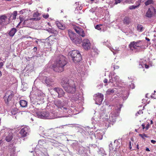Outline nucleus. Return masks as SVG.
<instances>
[{
	"label": "nucleus",
	"instance_id": "obj_5",
	"mask_svg": "<svg viewBox=\"0 0 156 156\" xmlns=\"http://www.w3.org/2000/svg\"><path fill=\"white\" fill-rule=\"evenodd\" d=\"M13 96L14 94L12 91H8L6 92L4 97V101L6 104L8 105L10 103Z\"/></svg>",
	"mask_w": 156,
	"mask_h": 156
},
{
	"label": "nucleus",
	"instance_id": "obj_42",
	"mask_svg": "<svg viewBox=\"0 0 156 156\" xmlns=\"http://www.w3.org/2000/svg\"><path fill=\"white\" fill-rule=\"evenodd\" d=\"M122 0H115V4H117L118 3H120Z\"/></svg>",
	"mask_w": 156,
	"mask_h": 156
},
{
	"label": "nucleus",
	"instance_id": "obj_52",
	"mask_svg": "<svg viewBox=\"0 0 156 156\" xmlns=\"http://www.w3.org/2000/svg\"><path fill=\"white\" fill-rule=\"evenodd\" d=\"M151 142L153 144H155L156 142V141L154 140H151Z\"/></svg>",
	"mask_w": 156,
	"mask_h": 156
},
{
	"label": "nucleus",
	"instance_id": "obj_48",
	"mask_svg": "<svg viewBox=\"0 0 156 156\" xmlns=\"http://www.w3.org/2000/svg\"><path fill=\"white\" fill-rule=\"evenodd\" d=\"M108 80L106 79H105L103 81V82L104 83H108Z\"/></svg>",
	"mask_w": 156,
	"mask_h": 156
},
{
	"label": "nucleus",
	"instance_id": "obj_38",
	"mask_svg": "<svg viewBox=\"0 0 156 156\" xmlns=\"http://www.w3.org/2000/svg\"><path fill=\"white\" fill-rule=\"evenodd\" d=\"M142 0H138L135 3V4L136 6H138V7L140 5L141 3V2Z\"/></svg>",
	"mask_w": 156,
	"mask_h": 156
},
{
	"label": "nucleus",
	"instance_id": "obj_40",
	"mask_svg": "<svg viewBox=\"0 0 156 156\" xmlns=\"http://www.w3.org/2000/svg\"><path fill=\"white\" fill-rule=\"evenodd\" d=\"M19 19H20V22L19 23L18 25H20L21 23L23 21H24V19L21 16H19Z\"/></svg>",
	"mask_w": 156,
	"mask_h": 156
},
{
	"label": "nucleus",
	"instance_id": "obj_32",
	"mask_svg": "<svg viewBox=\"0 0 156 156\" xmlns=\"http://www.w3.org/2000/svg\"><path fill=\"white\" fill-rule=\"evenodd\" d=\"M114 92V90L111 89H108L106 91V93L107 94H111L113 93Z\"/></svg>",
	"mask_w": 156,
	"mask_h": 156
},
{
	"label": "nucleus",
	"instance_id": "obj_55",
	"mask_svg": "<svg viewBox=\"0 0 156 156\" xmlns=\"http://www.w3.org/2000/svg\"><path fill=\"white\" fill-rule=\"evenodd\" d=\"M119 77L117 76H115L114 77V78L116 80H117L119 79Z\"/></svg>",
	"mask_w": 156,
	"mask_h": 156
},
{
	"label": "nucleus",
	"instance_id": "obj_21",
	"mask_svg": "<svg viewBox=\"0 0 156 156\" xmlns=\"http://www.w3.org/2000/svg\"><path fill=\"white\" fill-rule=\"evenodd\" d=\"M53 82L52 79L48 77H47L45 80V83L48 85H51Z\"/></svg>",
	"mask_w": 156,
	"mask_h": 156
},
{
	"label": "nucleus",
	"instance_id": "obj_11",
	"mask_svg": "<svg viewBox=\"0 0 156 156\" xmlns=\"http://www.w3.org/2000/svg\"><path fill=\"white\" fill-rule=\"evenodd\" d=\"M70 81L67 78H63L62 80L61 84L65 90L69 85Z\"/></svg>",
	"mask_w": 156,
	"mask_h": 156
},
{
	"label": "nucleus",
	"instance_id": "obj_7",
	"mask_svg": "<svg viewBox=\"0 0 156 156\" xmlns=\"http://www.w3.org/2000/svg\"><path fill=\"white\" fill-rule=\"evenodd\" d=\"M82 45L83 49L86 50H89L91 47V43L87 39H84L83 40Z\"/></svg>",
	"mask_w": 156,
	"mask_h": 156
},
{
	"label": "nucleus",
	"instance_id": "obj_6",
	"mask_svg": "<svg viewBox=\"0 0 156 156\" xmlns=\"http://www.w3.org/2000/svg\"><path fill=\"white\" fill-rule=\"evenodd\" d=\"M36 114L38 117L39 118L43 119H51L49 112L48 111H44L41 112H38L36 113Z\"/></svg>",
	"mask_w": 156,
	"mask_h": 156
},
{
	"label": "nucleus",
	"instance_id": "obj_37",
	"mask_svg": "<svg viewBox=\"0 0 156 156\" xmlns=\"http://www.w3.org/2000/svg\"><path fill=\"white\" fill-rule=\"evenodd\" d=\"M40 14L38 13V12H35L33 14V16L34 18H37L36 17H38L39 16ZM40 19V18H39Z\"/></svg>",
	"mask_w": 156,
	"mask_h": 156
},
{
	"label": "nucleus",
	"instance_id": "obj_60",
	"mask_svg": "<svg viewBox=\"0 0 156 156\" xmlns=\"http://www.w3.org/2000/svg\"><path fill=\"white\" fill-rule=\"evenodd\" d=\"M37 48L36 47H34V50H37Z\"/></svg>",
	"mask_w": 156,
	"mask_h": 156
},
{
	"label": "nucleus",
	"instance_id": "obj_25",
	"mask_svg": "<svg viewBox=\"0 0 156 156\" xmlns=\"http://www.w3.org/2000/svg\"><path fill=\"white\" fill-rule=\"evenodd\" d=\"M55 105H56L58 108H60L63 105L62 104L61 101L59 100L56 101L55 102Z\"/></svg>",
	"mask_w": 156,
	"mask_h": 156
},
{
	"label": "nucleus",
	"instance_id": "obj_13",
	"mask_svg": "<svg viewBox=\"0 0 156 156\" xmlns=\"http://www.w3.org/2000/svg\"><path fill=\"white\" fill-rule=\"evenodd\" d=\"M29 127L27 126L22 128L20 131V133L22 137H26L27 135V134L29 131Z\"/></svg>",
	"mask_w": 156,
	"mask_h": 156
},
{
	"label": "nucleus",
	"instance_id": "obj_44",
	"mask_svg": "<svg viewBox=\"0 0 156 156\" xmlns=\"http://www.w3.org/2000/svg\"><path fill=\"white\" fill-rule=\"evenodd\" d=\"M129 146L130 149H131L132 147L131 146V142L130 141H129Z\"/></svg>",
	"mask_w": 156,
	"mask_h": 156
},
{
	"label": "nucleus",
	"instance_id": "obj_35",
	"mask_svg": "<svg viewBox=\"0 0 156 156\" xmlns=\"http://www.w3.org/2000/svg\"><path fill=\"white\" fill-rule=\"evenodd\" d=\"M17 11H14L13 12V13L12 14V15L13 16V20H15L16 19V16L17 15Z\"/></svg>",
	"mask_w": 156,
	"mask_h": 156
},
{
	"label": "nucleus",
	"instance_id": "obj_31",
	"mask_svg": "<svg viewBox=\"0 0 156 156\" xmlns=\"http://www.w3.org/2000/svg\"><path fill=\"white\" fill-rule=\"evenodd\" d=\"M71 99L73 101H76L79 99V97L77 95H74L72 98Z\"/></svg>",
	"mask_w": 156,
	"mask_h": 156
},
{
	"label": "nucleus",
	"instance_id": "obj_9",
	"mask_svg": "<svg viewBox=\"0 0 156 156\" xmlns=\"http://www.w3.org/2000/svg\"><path fill=\"white\" fill-rule=\"evenodd\" d=\"M103 95L101 93H98L96 94L94 98L96 103L98 105L101 104L103 100Z\"/></svg>",
	"mask_w": 156,
	"mask_h": 156
},
{
	"label": "nucleus",
	"instance_id": "obj_63",
	"mask_svg": "<svg viewBox=\"0 0 156 156\" xmlns=\"http://www.w3.org/2000/svg\"><path fill=\"white\" fill-rule=\"evenodd\" d=\"M2 140H0V145L2 143Z\"/></svg>",
	"mask_w": 156,
	"mask_h": 156
},
{
	"label": "nucleus",
	"instance_id": "obj_1",
	"mask_svg": "<svg viewBox=\"0 0 156 156\" xmlns=\"http://www.w3.org/2000/svg\"><path fill=\"white\" fill-rule=\"evenodd\" d=\"M66 57L60 55L57 58L53 66V70L56 72H61L64 71V67L67 64Z\"/></svg>",
	"mask_w": 156,
	"mask_h": 156
},
{
	"label": "nucleus",
	"instance_id": "obj_29",
	"mask_svg": "<svg viewBox=\"0 0 156 156\" xmlns=\"http://www.w3.org/2000/svg\"><path fill=\"white\" fill-rule=\"evenodd\" d=\"M47 30L49 32L54 34H56V33H58L57 31L52 29L49 28Z\"/></svg>",
	"mask_w": 156,
	"mask_h": 156
},
{
	"label": "nucleus",
	"instance_id": "obj_2",
	"mask_svg": "<svg viewBox=\"0 0 156 156\" xmlns=\"http://www.w3.org/2000/svg\"><path fill=\"white\" fill-rule=\"evenodd\" d=\"M69 54L72 60L75 63L80 62L82 59V56L78 51L73 50L70 51Z\"/></svg>",
	"mask_w": 156,
	"mask_h": 156
},
{
	"label": "nucleus",
	"instance_id": "obj_16",
	"mask_svg": "<svg viewBox=\"0 0 156 156\" xmlns=\"http://www.w3.org/2000/svg\"><path fill=\"white\" fill-rule=\"evenodd\" d=\"M13 134L11 132H9L8 133V134L6 136L5 140L9 142L11 141L13 138Z\"/></svg>",
	"mask_w": 156,
	"mask_h": 156
},
{
	"label": "nucleus",
	"instance_id": "obj_43",
	"mask_svg": "<svg viewBox=\"0 0 156 156\" xmlns=\"http://www.w3.org/2000/svg\"><path fill=\"white\" fill-rule=\"evenodd\" d=\"M43 17L45 19H47L49 15L48 14H47L46 15H43Z\"/></svg>",
	"mask_w": 156,
	"mask_h": 156
},
{
	"label": "nucleus",
	"instance_id": "obj_4",
	"mask_svg": "<svg viewBox=\"0 0 156 156\" xmlns=\"http://www.w3.org/2000/svg\"><path fill=\"white\" fill-rule=\"evenodd\" d=\"M69 84L65 90L68 93H74L76 91V86L74 82L71 80Z\"/></svg>",
	"mask_w": 156,
	"mask_h": 156
},
{
	"label": "nucleus",
	"instance_id": "obj_59",
	"mask_svg": "<svg viewBox=\"0 0 156 156\" xmlns=\"http://www.w3.org/2000/svg\"><path fill=\"white\" fill-rule=\"evenodd\" d=\"M146 40L147 41H150V39L149 38H147V37L146 38Z\"/></svg>",
	"mask_w": 156,
	"mask_h": 156
},
{
	"label": "nucleus",
	"instance_id": "obj_28",
	"mask_svg": "<svg viewBox=\"0 0 156 156\" xmlns=\"http://www.w3.org/2000/svg\"><path fill=\"white\" fill-rule=\"evenodd\" d=\"M154 3V1L153 0H147L145 2V4L146 6H147Z\"/></svg>",
	"mask_w": 156,
	"mask_h": 156
},
{
	"label": "nucleus",
	"instance_id": "obj_41",
	"mask_svg": "<svg viewBox=\"0 0 156 156\" xmlns=\"http://www.w3.org/2000/svg\"><path fill=\"white\" fill-rule=\"evenodd\" d=\"M102 25H97L95 27V29L98 30H101V28H100V26H102Z\"/></svg>",
	"mask_w": 156,
	"mask_h": 156
},
{
	"label": "nucleus",
	"instance_id": "obj_14",
	"mask_svg": "<svg viewBox=\"0 0 156 156\" xmlns=\"http://www.w3.org/2000/svg\"><path fill=\"white\" fill-rule=\"evenodd\" d=\"M68 33L70 39L73 41L77 37L76 34L70 30H68Z\"/></svg>",
	"mask_w": 156,
	"mask_h": 156
},
{
	"label": "nucleus",
	"instance_id": "obj_56",
	"mask_svg": "<svg viewBox=\"0 0 156 156\" xmlns=\"http://www.w3.org/2000/svg\"><path fill=\"white\" fill-rule=\"evenodd\" d=\"M24 37H26L27 38H31V39H33V38L32 37H31L30 36H29V37H26V36H25Z\"/></svg>",
	"mask_w": 156,
	"mask_h": 156
},
{
	"label": "nucleus",
	"instance_id": "obj_45",
	"mask_svg": "<svg viewBox=\"0 0 156 156\" xmlns=\"http://www.w3.org/2000/svg\"><path fill=\"white\" fill-rule=\"evenodd\" d=\"M149 126H150V125H149V123H148L146 125V127H145V129L146 130H147L148 129Z\"/></svg>",
	"mask_w": 156,
	"mask_h": 156
},
{
	"label": "nucleus",
	"instance_id": "obj_30",
	"mask_svg": "<svg viewBox=\"0 0 156 156\" xmlns=\"http://www.w3.org/2000/svg\"><path fill=\"white\" fill-rule=\"evenodd\" d=\"M114 144H115V149H117L120 147V143L118 140H115L114 141Z\"/></svg>",
	"mask_w": 156,
	"mask_h": 156
},
{
	"label": "nucleus",
	"instance_id": "obj_24",
	"mask_svg": "<svg viewBox=\"0 0 156 156\" xmlns=\"http://www.w3.org/2000/svg\"><path fill=\"white\" fill-rule=\"evenodd\" d=\"M43 94L41 91L39 90H37V94H36V95L37 97L36 99L37 100H40L41 99V98L42 97V95H43Z\"/></svg>",
	"mask_w": 156,
	"mask_h": 156
},
{
	"label": "nucleus",
	"instance_id": "obj_64",
	"mask_svg": "<svg viewBox=\"0 0 156 156\" xmlns=\"http://www.w3.org/2000/svg\"><path fill=\"white\" fill-rule=\"evenodd\" d=\"M136 147H137V148L138 149H139V145L138 144H137V145H136Z\"/></svg>",
	"mask_w": 156,
	"mask_h": 156
},
{
	"label": "nucleus",
	"instance_id": "obj_54",
	"mask_svg": "<svg viewBox=\"0 0 156 156\" xmlns=\"http://www.w3.org/2000/svg\"><path fill=\"white\" fill-rule=\"evenodd\" d=\"M144 65H145V68H146L147 69V68H148L149 67V66L148 65H147L146 64H145Z\"/></svg>",
	"mask_w": 156,
	"mask_h": 156
},
{
	"label": "nucleus",
	"instance_id": "obj_17",
	"mask_svg": "<svg viewBox=\"0 0 156 156\" xmlns=\"http://www.w3.org/2000/svg\"><path fill=\"white\" fill-rule=\"evenodd\" d=\"M7 17V16L5 15L0 16V25H4Z\"/></svg>",
	"mask_w": 156,
	"mask_h": 156
},
{
	"label": "nucleus",
	"instance_id": "obj_33",
	"mask_svg": "<svg viewBox=\"0 0 156 156\" xmlns=\"http://www.w3.org/2000/svg\"><path fill=\"white\" fill-rule=\"evenodd\" d=\"M137 29L138 31H141L143 30V27L141 24H138L137 25Z\"/></svg>",
	"mask_w": 156,
	"mask_h": 156
},
{
	"label": "nucleus",
	"instance_id": "obj_8",
	"mask_svg": "<svg viewBox=\"0 0 156 156\" xmlns=\"http://www.w3.org/2000/svg\"><path fill=\"white\" fill-rule=\"evenodd\" d=\"M73 29L76 33L79 34L80 36L82 37H84L86 36V34L84 32L83 30L80 27L74 26L73 27Z\"/></svg>",
	"mask_w": 156,
	"mask_h": 156
},
{
	"label": "nucleus",
	"instance_id": "obj_39",
	"mask_svg": "<svg viewBox=\"0 0 156 156\" xmlns=\"http://www.w3.org/2000/svg\"><path fill=\"white\" fill-rule=\"evenodd\" d=\"M138 7V6H136V5H132L129 6V8L130 9H135Z\"/></svg>",
	"mask_w": 156,
	"mask_h": 156
},
{
	"label": "nucleus",
	"instance_id": "obj_58",
	"mask_svg": "<svg viewBox=\"0 0 156 156\" xmlns=\"http://www.w3.org/2000/svg\"><path fill=\"white\" fill-rule=\"evenodd\" d=\"M64 97H65V98H66V99L65 100V101L67 100H68V96H67V97H66V96L65 95V96Z\"/></svg>",
	"mask_w": 156,
	"mask_h": 156
},
{
	"label": "nucleus",
	"instance_id": "obj_47",
	"mask_svg": "<svg viewBox=\"0 0 156 156\" xmlns=\"http://www.w3.org/2000/svg\"><path fill=\"white\" fill-rule=\"evenodd\" d=\"M51 38H52V39L54 40L55 39L54 37H53L50 36L48 37V39L50 40Z\"/></svg>",
	"mask_w": 156,
	"mask_h": 156
},
{
	"label": "nucleus",
	"instance_id": "obj_22",
	"mask_svg": "<svg viewBox=\"0 0 156 156\" xmlns=\"http://www.w3.org/2000/svg\"><path fill=\"white\" fill-rule=\"evenodd\" d=\"M17 31L16 29L15 28H12L9 32L8 34L11 37H13Z\"/></svg>",
	"mask_w": 156,
	"mask_h": 156
},
{
	"label": "nucleus",
	"instance_id": "obj_57",
	"mask_svg": "<svg viewBox=\"0 0 156 156\" xmlns=\"http://www.w3.org/2000/svg\"><path fill=\"white\" fill-rule=\"evenodd\" d=\"M146 151H150V150L147 147L146 149Z\"/></svg>",
	"mask_w": 156,
	"mask_h": 156
},
{
	"label": "nucleus",
	"instance_id": "obj_10",
	"mask_svg": "<svg viewBox=\"0 0 156 156\" xmlns=\"http://www.w3.org/2000/svg\"><path fill=\"white\" fill-rule=\"evenodd\" d=\"M156 12V10L154 7L152 6L148 9L146 16L147 17H151Z\"/></svg>",
	"mask_w": 156,
	"mask_h": 156
},
{
	"label": "nucleus",
	"instance_id": "obj_23",
	"mask_svg": "<svg viewBox=\"0 0 156 156\" xmlns=\"http://www.w3.org/2000/svg\"><path fill=\"white\" fill-rule=\"evenodd\" d=\"M20 104L22 107H26L27 106V102L24 100H21L20 101Z\"/></svg>",
	"mask_w": 156,
	"mask_h": 156
},
{
	"label": "nucleus",
	"instance_id": "obj_62",
	"mask_svg": "<svg viewBox=\"0 0 156 156\" xmlns=\"http://www.w3.org/2000/svg\"><path fill=\"white\" fill-rule=\"evenodd\" d=\"M154 94H153V96H152V97H153V98H156V97L155 96H154Z\"/></svg>",
	"mask_w": 156,
	"mask_h": 156
},
{
	"label": "nucleus",
	"instance_id": "obj_49",
	"mask_svg": "<svg viewBox=\"0 0 156 156\" xmlns=\"http://www.w3.org/2000/svg\"><path fill=\"white\" fill-rule=\"evenodd\" d=\"M137 113L139 114H141L143 113V112H142V111L140 110Z\"/></svg>",
	"mask_w": 156,
	"mask_h": 156
},
{
	"label": "nucleus",
	"instance_id": "obj_12",
	"mask_svg": "<svg viewBox=\"0 0 156 156\" xmlns=\"http://www.w3.org/2000/svg\"><path fill=\"white\" fill-rule=\"evenodd\" d=\"M53 90L57 93L58 94V97L59 98H61L62 97H64L65 95V92L61 88L55 87L53 89Z\"/></svg>",
	"mask_w": 156,
	"mask_h": 156
},
{
	"label": "nucleus",
	"instance_id": "obj_50",
	"mask_svg": "<svg viewBox=\"0 0 156 156\" xmlns=\"http://www.w3.org/2000/svg\"><path fill=\"white\" fill-rule=\"evenodd\" d=\"M141 126L142 127V129H144L145 128V125L144 123L142 124Z\"/></svg>",
	"mask_w": 156,
	"mask_h": 156
},
{
	"label": "nucleus",
	"instance_id": "obj_46",
	"mask_svg": "<svg viewBox=\"0 0 156 156\" xmlns=\"http://www.w3.org/2000/svg\"><path fill=\"white\" fill-rule=\"evenodd\" d=\"M119 68V66H116V65L114 66V69H118Z\"/></svg>",
	"mask_w": 156,
	"mask_h": 156
},
{
	"label": "nucleus",
	"instance_id": "obj_34",
	"mask_svg": "<svg viewBox=\"0 0 156 156\" xmlns=\"http://www.w3.org/2000/svg\"><path fill=\"white\" fill-rule=\"evenodd\" d=\"M139 136L141 137L142 139H145V138H147L148 137L147 135L144 133H143L142 134H139Z\"/></svg>",
	"mask_w": 156,
	"mask_h": 156
},
{
	"label": "nucleus",
	"instance_id": "obj_27",
	"mask_svg": "<svg viewBox=\"0 0 156 156\" xmlns=\"http://www.w3.org/2000/svg\"><path fill=\"white\" fill-rule=\"evenodd\" d=\"M69 107L68 106L63 105L60 108L64 111L67 112H68V110L69 109Z\"/></svg>",
	"mask_w": 156,
	"mask_h": 156
},
{
	"label": "nucleus",
	"instance_id": "obj_36",
	"mask_svg": "<svg viewBox=\"0 0 156 156\" xmlns=\"http://www.w3.org/2000/svg\"><path fill=\"white\" fill-rule=\"evenodd\" d=\"M133 2V0H125L124 3L126 4H130L132 3Z\"/></svg>",
	"mask_w": 156,
	"mask_h": 156
},
{
	"label": "nucleus",
	"instance_id": "obj_53",
	"mask_svg": "<svg viewBox=\"0 0 156 156\" xmlns=\"http://www.w3.org/2000/svg\"><path fill=\"white\" fill-rule=\"evenodd\" d=\"M113 80H112V79H110L109 81L108 82V83H113Z\"/></svg>",
	"mask_w": 156,
	"mask_h": 156
},
{
	"label": "nucleus",
	"instance_id": "obj_18",
	"mask_svg": "<svg viewBox=\"0 0 156 156\" xmlns=\"http://www.w3.org/2000/svg\"><path fill=\"white\" fill-rule=\"evenodd\" d=\"M122 21L124 24L128 25L131 22V20L129 17L126 16L123 18Z\"/></svg>",
	"mask_w": 156,
	"mask_h": 156
},
{
	"label": "nucleus",
	"instance_id": "obj_26",
	"mask_svg": "<svg viewBox=\"0 0 156 156\" xmlns=\"http://www.w3.org/2000/svg\"><path fill=\"white\" fill-rule=\"evenodd\" d=\"M40 20V18H30L29 19H27L26 20H24V22H23V24L24 25H25L26 23V22L29 20Z\"/></svg>",
	"mask_w": 156,
	"mask_h": 156
},
{
	"label": "nucleus",
	"instance_id": "obj_51",
	"mask_svg": "<svg viewBox=\"0 0 156 156\" xmlns=\"http://www.w3.org/2000/svg\"><path fill=\"white\" fill-rule=\"evenodd\" d=\"M3 65V63L2 62H0V68H1Z\"/></svg>",
	"mask_w": 156,
	"mask_h": 156
},
{
	"label": "nucleus",
	"instance_id": "obj_19",
	"mask_svg": "<svg viewBox=\"0 0 156 156\" xmlns=\"http://www.w3.org/2000/svg\"><path fill=\"white\" fill-rule=\"evenodd\" d=\"M82 39L81 38L76 37L73 41V42L75 44H80L82 42Z\"/></svg>",
	"mask_w": 156,
	"mask_h": 156
},
{
	"label": "nucleus",
	"instance_id": "obj_20",
	"mask_svg": "<svg viewBox=\"0 0 156 156\" xmlns=\"http://www.w3.org/2000/svg\"><path fill=\"white\" fill-rule=\"evenodd\" d=\"M56 25L58 28L61 30H64L66 28L65 25L59 22H57Z\"/></svg>",
	"mask_w": 156,
	"mask_h": 156
},
{
	"label": "nucleus",
	"instance_id": "obj_15",
	"mask_svg": "<svg viewBox=\"0 0 156 156\" xmlns=\"http://www.w3.org/2000/svg\"><path fill=\"white\" fill-rule=\"evenodd\" d=\"M119 113L117 110H115V111H113L112 112L110 115V117H111L112 119V121H115L116 117L118 116Z\"/></svg>",
	"mask_w": 156,
	"mask_h": 156
},
{
	"label": "nucleus",
	"instance_id": "obj_61",
	"mask_svg": "<svg viewBox=\"0 0 156 156\" xmlns=\"http://www.w3.org/2000/svg\"><path fill=\"white\" fill-rule=\"evenodd\" d=\"M112 143H110V144L109 145V147H111V146H112Z\"/></svg>",
	"mask_w": 156,
	"mask_h": 156
},
{
	"label": "nucleus",
	"instance_id": "obj_3",
	"mask_svg": "<svg viewBox=\"0 0 156 156\" xmlns=\"http://www.w3.org/2000/svg\"><path fill=\"white\" fill-rule=\"evenodd\" d=\"M144 46L143 41L141 40H138L136 41L131 42L129 45V47L130 50L137 49V48H142Z\"/></svg>",
	"mask_w": 156,
	"mask_h": 156
}]
</instances>
